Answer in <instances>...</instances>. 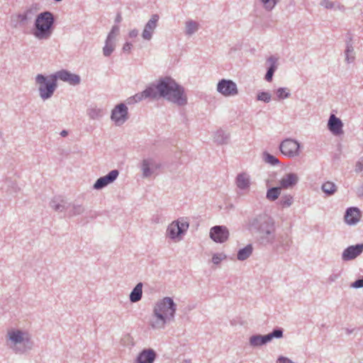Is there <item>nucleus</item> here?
Masks as SVG:
<instances>
[{"instance_id": "8fccbe9b", "label": "nucleus", "mask_w": 363, "mask_h": 363, "mask_svg": "<svg viewBox=\"0 0 363 363\" xmlns=\"http://www.w3.org/2000/svg\"><path fill=\"white\" fill-rule=\"evenodd\" d=\"M340 277V274H332L329 276L328 277V281L330 283H333V282H335Z\"/></svg>"}, {"instance_id": "a211bd4d", "label": "nucleus", "mask_w": 363, "mask_h": 363, "mask_svg": "<svg viewBox=\"0 0 363 363\" xmlns=\"http://www.w3.org/2000/svg\"><path fill=\"white\" fill-rule=\"evenodd\" d=\"M360 211L357 207H350L346 210L345 221L350 225L357 224L360 220Z\"/></svg>"}, {"instance_id": "20e7f679", "label": "nucleus", "mask_w": 363, "mask_h": 363, "mask_svg": "<svg viewBox=\"0 0 363 363\" xmlns=\"http://www.w3.org/2000/svg\"><path fill=\"white\" fill-rule=\"evenodd\" d=\"M6 337L8 347L15 354H26L33 347L31 335L26 330L12 328L8 330Z\"/></svg>"}, {"instance_id": "6ab92c4d", "label": "nucleus", "mask_w": 363, "mask_h": 363, "mask_svg": "<svg viewBox=\"0 0 363 363\" xmlns=\"http://www.w3.org/2000/svg\"><path fill=\"white\" fill-rule=\"evenodd\" d=\"M157 354L152 349H144L142 350L135 359L137 363H153L156 359Z\"/></svg>"}, {"instance_id": "bf43d9fd", "label": "nucleus", "mask_w": 363, "mask_h": 363, "mask_svg": "<svg viewBox=\"0 0 363 363\" xmlns=\"http://www.w3.org/2000/svg\"><path fill=\"white\" fill-rule=\"evenodd\" d=\"M352 333V331H351V330H347V333H348V334H350V333Z\"/></svg>"}, {"instance_id": "a18cd8bd", "label": "nucleus", "mask_w": 363, "mask_h": 363, "mask_svg": "<svg viewBox=\"0 0 363 363\" xmlns=\"http://www.w3.org/2000/svg\"><path fill=\"white\" fill-rule=\"evenodd\" d=\"M320 4L328 9L335 8V2H332L328 0H322Z\"/></svg>"}, {"instance_id": "5701e85b", "label": "nucleus", "mask_w": 363, "mask_h": 363, "mask_svg": "<svg viewBox=\"0 0 363 363\" xmlns=\"http://www.w3.org/2000/svg\"><path fill=\"white\" fill-rule=\"evenodd\" d=\"M70 206V203H67L61 197H54L50 202V206L57 212L67 211Z\"/></svg>"}, {"instance_id": "f8f14e48", "label": "nucleus", "mask_w": 363, "mask_h": 363, "mask_svg": "<svg viewBox=\"0 0 363 363\" xmlns=\"http://www.w3.org/2000/svg\"><path fill=\"white\" fill-rule=\"evenodd\" d=\"M363 252V242L346 247L341 255L342 260L348 262L356 259Z\"/></svg>"}, {"instance_id": "bb28decb", "label": "nucleus", "mask_w": 363, "mask_h": 363, "mask_svg": "<svg viewBox=\"0 0 363 363\" xmlns=\"http://www.w3.org/2000/svg\"><path fill=\"white\" fill-rule=\"evenodd\" d=\"M269 342L267 335H253L249 339L250 346L253 347H260Z\"/></svg>"}, {"instance_id": "0eeeda50", "label": "nucleus", "mask_w": 363, "mask_h": 363, "mask_svg": "<svg viewBox=\"0 0 363 363\" xmlns=\"http://www.w3.org/2000/svg\"><path fill=\"white\" fill-rule=\"evenodd\" d=\"M128 108L125 104H118L112 109L111 120L116 125H122L128 120Z\"/></svg>"}, {"instance_id": "49530a36", "label": "nucleus", "mask_w": 363, "mask_h": 363, "mask_svg": "<svg viewBox=\"0 0 363 363\" xmlns=\"http://www.w3.org/2000/svg\"><path fill=\"white\" fill-rule=\"evenodd\" d=\"M351 286L355 289H360L363 287V277L361 279H358L356 281H354L352 284Z\"/></svg>"}, {"instance_id": "423d86ee", "label": "nucleus", "mask_w": 363, "mask_h": 363, "mask_svg": "<svg viewBox=\"0 0 363 363\" xmlns=\"http://www.w3.org/2000/svg\"><path fill=\"white\" fill-rule=\"evenodd\" d=\"M35 83L38 85V92L40 97L45 101L50 99L57 87V79L55 74H50L45 77L42 74H38L35 77Z\"/></svg>"}, {"instance_id": "09e8293b", "label": "nucleus", "mask_w": 363, "mask_h": 363, "mask_svg": "<svg viewBox=\"0 0 363 363\" xmlns=\"http://www.w3.org/2000/svg\"><path fill=\"white\" fill-rule=\"evenodd\" d=\"M362 170H363V159L361 158L360 160L357 162V163L355 164L354 171H355V172H360Z\"/></svg>"}, {"instance_id": "a19ab883", "label": "nucleus", "mask_w": 363, "mask_h": 363, "mask_svg": "<svg viewBox=\"0 0 363 363\" xmlns=\"http://www.w3.org/2000/svg\"><path fill=\"white\" fill-rule=\"evenodd\" d=\"M272 95L267 91H260L257 94V99L258 101H264V103H269L271 101Z\"/></svg>"}, {"instance_id": "7c9ffc66", "label": "nucleus", "mask_w": 363, "mask_h": 363, "mask_svg": "<svg viewBox=\"0 0 363 363\" xmlns=\"http://www.w3.org/2000/svg\"><path fill=\"white\" fill-rule=\"evenodd\" d=\"M85 211L84 207L81 204L71 203L68 211L67 216L73 217L82 214Z\"/></svg>"}, {"instance_id": "2f4dec72", "label": "nucleus", "mask_w": 363, "mask_h": 363, "mask_svg": "<svg viewBox=\"0 0 363 363\" xmlns=\"http://www.w3.org/2000/svg\"><path fill=\"white\" fill-rule=\"evenodd\" d=\"M199 28V24L194 21L189 20L186 22L185 24V33L190 36L195 33Z\"/></svg>"}, {"instance_id": "a878e982", "label": "nucleus", "mask_w": 363, "mask_h": 363, "mask_svg": "<svg viewBox=\"0 0 363 363\" xmlns=\"http://www.w3.org/2000/svg\"><path fill=\"white\" fill-rule=\"evenodd\" d=\"M230 133L223 129H219L213 134V141L218 145H225L228 143Z\"/></svg>"}, {"instance_id": "603ef678", "label": "nucleus", "mask_w": 363, "mask_h": 363, "mask_svg": "<svg viewBox=\"0 0 363 363\" xmlns=\"http://www.w3.org/2000/svg\"><path fill=\"white\" fill-rule=\"evenodd\" d=\"M356 194L358 197L363 199V184L357 188Z\"/></svg>"}, {"instance_id": "cd10ccee", "label": "nucleus", "mask_w": 363, "mask_h": 363, "mask_svg": "<svg viewBox=\"0 0 363 363\" xmlns=\"http://www.w3.org/2000/svg\"><path fill=\"white\" fill-rule=\"evenodd\" d=\"M143 283L139 282L133 288L129 296L130 302L136 303L141 300L143 296Z\"/></svg>"}, {"instance_id": "72a5a7b5", "label": "nucleus", "mask_w": 363, "mask_h": 363, "mask_svg": "<svg viewBox=\"0 0 363 363\" xmlns=\"http://www.w3.org/2000/svg\"><path fill=\"white\" fill-rule=\"evenodd\" d=\"M281 189L280 186L269 188L267 191L266 198L271 201L277 200L281 194Z\"/></svg>"}, {"instance_id": "f257e3e1", "label": "nucleus", "mask_w": 363, "mask_h": 363, "mask_svg": "<svg viewBox=\"0 0 363 363\" xmlns=\"http://www.w3.org/2000/svg\"><path fill=\"white\" fill-rule=\"evenodd\" d=\"M159 98H163L179 106L187 104V97L184 87L170 77H161L157 84H150L144 91L135 94L128 100L129 103L131 101L138 103L146 99Z\"/></svg>"}, {"instance_id": "4468645a", "label": "nucleus", "mask_w": 363, "mask_h": 363, "mask_svg": "<svg viewBox=\"0 0 363 363\" xmlns=\"http://www.w3.org/2000/svg\"><path fill=\"white\" fill-rule=\"evenodd\" d=\"M54 74L55 78H56L57 80L60 79L73 86L79 84L81 82L79 75L71 73L66 69H62L56 72Z\"/></svg>"}, {"instance_id": "de8ad7c7", "label": "nucleus", "mask_w": 363, "mask_h": 363, "mask_svg": "<svg viewBox=\"0 0 363 363\" xmlns=\"http://www.w3.org/2000/svg\"><path fill=\"white\" fill-rule=\"evenodd\" d=\"M277 363H295L286 357L280 356L277 359Z\"/></svg>"}, {"instance_id": "393cba45", "label": "nucleus", "mask_w": 363, "mask_h": 363, "mask_svg": "<svg viewBox=\"0 0 363 363\" xmlns=\"http://www.w3.org/2000/svg\"><path fill=\"white\" fill-rule=\"evenodd\" d=\"M345 57V61L347 64L352 63L355 60V52L352 43L351 37H348V39L346 40Z\"/></svg>"}, {"instance_id": "4c0bfd02", "label": "nucleus", "mask_w": 363, "mask_h": 363, "mask_svg": "<svg viewBox=\"0 0 363 363\" xmlns=\"http://www.w3.org/2000/svg\"><path fill=\"white\" fill-rule=\"evenodd\" d=\"M263 6V8L268 11H272L276 5L280 1V0H259Z\"/></svg>"}, {"instance_id": "f03ea898", "label": "nucleus", "mask_w": 363, "mask_h": 363, "mask_svg": "<svg viewBox=\"0 0 363 363\" xmlns=\"http://www.w3.org/2000/svg\"><path fill=\"white\" fill-rule=\"evenodd\" d=\"M247 229L255 235L257 242L263 245H273L276 241L274 219L267 213H259L248 218Z\"/></svg>"}, {"instance_id": "4be33fe9", "label": "nucleus", "mask_w": 363, "mask_h": 363, "mask_svg": "<svg viewBox=\"0 0 363 363\" xmlns=\"http://www.w3.org/2000/svg\"><path fill=\"white\" fill-rule=\"evenodd\" d=\"M33 16V13L31 9H28L23 13H18L15 16L11 17V21L13 18H16V23L13 24V27L16 28L18 26V22L22 26H26L29 21H31Z\"/></svg>"}, {"instance_id": "4d7b16f0", "label": "nucleus", "mask_w": 363, "mask_h": 363, "mask_svg": "<svg viewBox=\"0 0 363 363\" xmlns=\"http://www.w3.org/2000/svg\"><path fill=\"white\" fill-rule=\"evenodd\" d=\"M67 135H68V132L67 130H62L61 133H60V135L62 137H65Z\"/></svg>"}, {"instance_id": "5fc2aeb1", "label": "nucleus", "mask_w": 363, "mask_h": 363, "mask_svg": "<svg viewBox=\"0 0 363 363\" xmlns=\"http://www.w3.org/2000/svg\"><path fill=\"white\" fill-rule=\"evenodd\" d=\"M334 9H338L341 11H345V6L343 5H340L338 3L335 2V8H333Z\"/></svg>"}, {"instance_id": "39448f33", "label": "nucleus", "mask_w": 363, "mask_h": 363, "mask_svg": "<svg viewBox=\"0 0 363 363\" xmlns=\"http://www.w3.org/2000/svg\"><path fill=\"white\" fill-rule=\"evenodd\" d=\"M54 23L52 13L43 11L37 16L32 33L38 40H48L52 33Z\"/></svg>"}, {"instance_id": "473e14b6", "label": "nucleus", "mask_w": 363, "mask_h": 363, "mask_svg": "<svg viewBox=\"0 0 363 363\" xmlns=\"http://www.w3.org/2000/svg\"><path fill=\"white\" fill-rule=\"evenodd\" d=\"M292 244L291 239L288 235H282L279 238V245L277 247H281L284 251L289 250Z\"/></svg>"}, {"instance_id": "864d4df0", "label": "nucleus", "mask_w": 363, "mask_h": 363, "mask_svg": "<svg viewBox=\"0 0 363 363\" xmlns=\"http://www.w3.org/2000/svg\"><path fill=\"white\" fill-rule=\"evenodd\" d=\"M138 30L137 29H133L129 32V37L130 38H136L138 35Z\"/></svg>"}, {"instance_id": "9d476101", "label": "nucleus", "mask_w": 363, "mask_h": 363, "mask_svg": "<svg viewBox=\"0 0 363 363\" xmlns=\"http://www.w3.org/2000/svg\"><path fill=\"white\" fill-rule=\"evenodd\" d=\"M217 91L225 97L238 94L237 84L231 79H222L217 84Z\"/></svg>"}, {"instance_id": "c756f323", "label": "nucleus", "mask_w": 363, "mask_h": 363, "mask_svg": "<svg viewBox=\"0 0 363 363\" xmlns=\"http://www.w3.org/2000/svg\"><path fill=\"white\" fill-rule=\"evenodd\" d=\"M88 116L92 120H99L104 115V111L101 108L91 106L86 110Z\"/></svg>"}, {"instance_id": "6e6552de", "label": "nucleus", "mask_w": 363, "mask_h": 363, "mask_svg": "<svg viewBox=\"0 0 363 363\" xmlns=\"http://www.w3.org/2000/svg\"><path fill=\"white\" fill-rule=\"evenodd\" d=\"M300 143L291 138L284 140L279 145L281 152L288 157H294L299 155Z\"/></svg>"}, {"instance_id": "c9c22d12", "label": "nucleus", "mask_w": 363, "mask_h": 363, "mask_svg": "<svg viewBox=\"0 0 363 363\" xmlns=\"http://www.w3.org/2000/svg\"><path fill=\"white\" fill-rule=\"evenodd\" d=\"M321 189L325 194L330 196L336 192L337 186L333 182H326L322 184Z\"/></svg>"}, {"instance_id": "37998d69", "label": "nucleus", "mask_w": 363, "mask_h": 363, "mask_svg": "<svg viewBox=\"0 0 363 363\" xmlns=\"http://www.w3.org/2000/svg\"><path fill=\"white\" fill-rule=\"evenodd\" d=\"M119 33V27L118 26H113L107 35L106 39L111 40L115 42L116 35Z\"/></svg>"}, {"instance_id": "79ce46f5", "label": "nucleus", "mask_w": 363, "mask_h": 363, "mask_svg": "<svg viewBox=\"0 0 363 363\" xmlns=\"http://www.w3.org/2000/svg\"><path fill=\"white\" fill-rule=\"evenodd\" d=\"M293 197L291 195H285L281 197L280 204L283 208H287L291 206Z\"/></svg>"}, {"instance_id": "ea45409f", "label": "nucleus", "mask_w": 363, "mask_h": 363, "mask_svg": "<svg viewBox=\"0 0 363 363\" xmlns=\"http://www.w3.org/2000/svg\"><path fill=\"white\" fill-rule=\"evenodd\" d=\"M276 94L278 99H285L290 96L289 90L285 87H280L277 89Z\"/></svg>"}, {"instance_id": "ddd939ff", "label": "nucleus", "mask_w": 363, "mask_h": 363, "mask_svg": "<svg viewBox=\"0 0 363 363\" xmlns=\"http://www.w3.org/2000/svg\"><path fill=\"white\" fill-rule=\"evenodd\" d=\"M119 171L118 169H113L109 172L106 175L99 177L94 184V189H102L108 184L113 183L118 177Z\"/></svg>"}, {"instance_id": "b1692460", "label": "nucleus", "mask_w": 363, "mask_h": 363, "mask_svg": "<svg viewBox=\"0 0 363 363\" xmlns=\"http://www.w3.org/2000/svg\"><path fill=\"white\" fill-rule=\"evenodd\" d=\"M235 184L240 189L246 190L250 186V177L247 173L238 174L235 179Z\"/></svg>"}, {"instance_id": "2eb2a0df", "label": "nucleus", "mask_w": 363, "mask_h": 363, "mask_svg": "<svg viewBox=\"0 0 363 363\" xmlns=\"http://www.w3.org/2000/svg\"><path fill=\"white\" fill-rule=\"evenodd\" d=\"M140 167L143 172V177L147 178L160 168V164L153 158L148 157L143 160Z\"/></svg>"}, {"instance_id": "1a4fd4ad", "label": "nucleus", "mask_w": 363, "mask_h": 363, "mask_svg": "<svg viewBox=\"0 0 363 363\" xmlns=\"http://www.w3.org/2000/svg\"><path fill=\"white\" fill-rule=\"evenodd\" d=\"M189 225L188 222L173 221L167 229V235L172 240H179L181 235L188 230Z\"/></svg>"}, {"instance_id": "f3484780", "label": "nucleus", "mask_w": 363, "mask_h": 363, "mask_svg": "<svg viewBox=\"0 0 363 363\" xmlns=\"http://www.w3.org/2000/svg\"><path fill=\"white\" fill-rule=\"evenodd\" d=\"M343 123L342 121L335 116V114H331L329 117L328 122V130L335 135H339L343 133L342 130Z\"/></svg>"}, {"instance_id": "f704fd0d", "label": "nucleus", "mask_w": 363, "mask_h": 363, "mask_svg": "<svg viewBox=\"0 0 363 363\" xmlns=\"http://www.w3.org/2000/svg\"><path fill=\"white\" fill-rule=\"evenodd\" d=\"M116 48V44L114 41H112L109 39H106L105 45L103 48V54L105 57H109L113 52L114 51Z\"/></svg>"}, {"instance_id": "412c9836", "label": "nucleus", "mask_w": 363, "mask_h": 363, "mask_svg": "<svg viewBox=\"0 0 363 363\" xmlns=\"http://www.w3.org/2000/svg\"><path fill=\"white\" fill-rule=\"evenodd\" d=\"M298 177L295 173H288L285 174L280 180V187L281 189H290L294 186L298 182Z\"/></svg>"}, {"instance_id": "dca6fc26", "label": "nucleus", "mask_w": 363, "mask_h": 363, "mask_svg": "<svg viewBox=\"0 0 363 363\" xmlns=\"http://www.w3.org/2000/svg\"><path fill=\"white\" fill-rule=\"evenodd\" d=\"M158 21L159 16L157 14H153L150 19L147 22L142 33V37L144 40H151L152 34L157 28Z\"/></svg>"}, {"instance_id": "3c124183", "label": "nucleus", "mask_w": 363, "mask_h": 363, "mask_svg": "<svg viewBox=\"0 0 363 363\" xmlns=\"http://www.w3.org/2000/svg\"><path fill=\"white\" fill-rule=\"evenodd\" d=\"M132 48V44L130 43L126 42L123 46V50L125 52H129Z\"/></svg>"}, {"instance_id": "c85d7f7f", "label": "nucleus", "mask_w": 363, "mask_h": 363, "mask_svg": "<svg viewBox=\"0 0 363 363\" xmlns=\"http://www.w3.org/2000/svg\"><path fill=\"white\" fill-rule=\"evenodd\" d=\"M253 252V246L252 244L247 245L245 247L238 251L237 259L240 261L246 260L249 258Z\"/></svg>"}, {"instance_id": "e433bc0d", "label": "nucleus", "mask_w": 363, "mask_h": 363, "mask_svg": "<svg viewBox=\"0 0 363 363\" xmlns=\"http://www.w3.org/2000/svg\"><path fill=\"white\" fill-rule=\"evenodd\" d=\"M283 335L284 329L280 327H277L274 328L271 333L267 334V336L269 341L271 342L273 339H281L283 337Z\"/></svg>"}, {"instance_id": "aec40b11", "label": "nucleus", "mask_w": 363, "mask_h": 363, "mask_svg": "<svg viewBox=\"0 0 363 363\" xmlns=\"http://www.w3.org/2000/svg\"><path fill=\"white\" fill-rule=\"evenodd\" d=\"M268 65L267 71L264 79L267 82H272L274 72L278 68V58L272 55L267 59Z\"/></svg>"}, {"instance_id": "c03bdc74", "label": "nucleus", "mask_w": 363, "mask_h": 363, "mask_svg": "<svg viewBox=\"0 0 363 363\" xmlns=\"http://www.w3.org/2000/svg\"><path fill=\"white\" fill-rule=\"evenodd\" d=\"M226 258V255L223 253H216L212 257V262L215 264H218L220 262Z\"/></svg>"}, {"instance_id": "13d9d810", "label": "nucleus", "mask_w": 363, "mask_h": 363, "mask_svg": "<svg viewBox=\"0 0 363 363\" xmlns=\"http://www.w3.org/2000/svg\"><path fill=\"white\" fill-rule=\"evenodd\" d=\"M125 339L128 340H130L131 339L130 336L128 334L124 336V337L122 339L123 341H124Z\"/></svg>"}, {"instance_id": "7ed1b4c3", "label": "nucleus", "mask_w": 363, "mask_h": 363, "mask_svg": "<svg viewBox=\"0 0 363 363\" xmlns=\"http://www.w3.org/2000/svg\"><path fill=\"white\" fill-rule=\"evenodd\" d=\"M177 306L170 297H165L156 303L150 320V325L155 330L164 328L165 325L174 320Z\"/></svg>"}, {"instance_id": "9b49d317", "label": "nucleus", "mask_w": 363, "mask_h": 363, "mask_svg": "<svg viewBox=\"0 0 363 363\" xmlns=\"http://www.w3.org/2000/svg\"><path fill=\"white\" fill-rule=\"evenodd\" d=\"M210 238L216 242L223 243L229 238V230L224 225H216L210 230Z\"/></svg>"}, {"instance_id": "58836bf2", "label": "nucleus", "mask_w": 363, "mask_h": 363, "mask_svg": "<svg viewBox=\"0 0 363 363\" xmlns=\"http://www.w3.org/2000/svg\"><path fill=\"white\" fill-rule=\"evenodd\" d=\"M264 160L265 162L275 166L279 163V160L274 155L265 152L263 154Z\"/></svg>"}, {"instance_id": "6e6d98bb", "label": "nucleus", "mask_w": 363, "mask_h": 363, "mask_svg": "<svg viewBox=\"0 0 363 363\" xmlns=\"http://www.w3.org/2000/svg\"><path fill=\"white\" fill-rule=\"evenodd\" d=\"M122 20V17H121V15L120 13H118L116 17V19H115V21L116 23H120Z\"/></svg>"}]
</instances>
